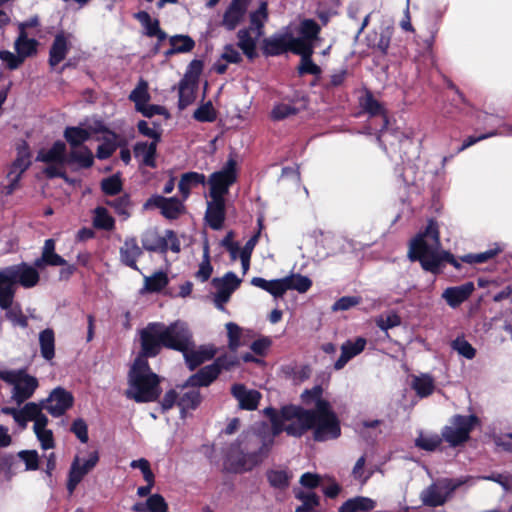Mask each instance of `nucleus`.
Segmentation results:
<instances>
[{
  "label": "nucleus",
  "mask_w": 512,
  "mask_h": 512,
  "mask_svg": "<svg viewBox=\"0 0 512 512\" xmlns=\"http://www.w3.org/2000/svg\"><path fill=\"white\" fill-rule=\"evenodd\" d=\"M263 413L271 422L274 436L286 432L289 436L300 438L311 430L314 441L325 442L341 435L340 420L332 406L326 408L323 404L318 410H307L289 404L281 407L280 411L267 407Z\"/></svg>",
  "instance_id": "f257e3e1"
},
{
  "label": "nucleus",
  "mask_w": 512,
  "mask_h": 512,
  "mask_svg": "<svg viewBox=\"0 0 512 512\" xmlns=\"http://www.w3.org/2000/svg\"><path fill=\"white\" fill-rule=\"evenodd\" d=\"M139 334L145 355L157 356L163 347L180 351L190 370L196 369L214 356L212 349L206 347L195 349L188 325L180 320L169 325L162 322L148 323Z\"/></svg>",
  "instance_id": "f03ea898"
},
{
  "label": "nucleus",
  "mask_w": 512,
  "mask_h": 512,
  "mask_svg": "<svg viewBox=\"0 0 512 512\" xmlns=\"http://www.w3.org/2000/svg\"><path fill=\"white\" fill-rule=\"evenodd\" d=\"M408 258L419 262L424 271L434 275L442 272L445 263L451 264L457 270L462 268L459 260L450 251L441 249L439 224L434 218H430L425 229L411 239Z\"/></svg>",
  "instance_id": "7ed1b4c3"
},
{
  "label": "nucleus",
  "mask_w": 512,
  "mask_h": 512,
  "mask_svg": "<svg viewBox=\"0 0 512 512\" xmlns=\"http://www.w3.org/2000/svg\"><path fill=\"white\" fill-rule=\"evenodd\" d=\"M143 347L128 374V389L125 396L137 403L154 402L161 394L160 377L152 372Z\"/></svg>",
  "instance_id": "20e7f679"
},
{
  "label": "nucleus",
  "mask_w": 512,
  "mask_h": 512,
  "mask_svg": "<svg viewBox=\"0 0 512 512\" xmlns=\"http://www.w3.org/2000/svg\"><path fill=\"white\" fill-rule=\"evenodd\" d=\"M0 277L7 282L5 288L0 291L1 309H8L13 304L17 284L24 288H32L40 280L37 267L25 262L0 269Z\"/></svg>",
  "instance_id": "39448f33"
},
{
  "label": "nucleus",
  "mask_w": 512,
  "mask_h": 512,
  "mask_svg": "<svg viewBox=\"0 0 512 512\" xmlns=\"http://www.w3.org/2000/svg\"><path fill=\"white\" fill-rule=\"evenodd\" d=\"M0 379L12 386L11 400L18 406L30 399L39 386L38 379L26 369L0 370Z\"/></svg>",
  "instance_id": "423d86ee"
},
{
  "label": "nucleus",
  "mask_w": 512,
  "mask_h": 512,
  "mask_svg": "<svg viewBox=\"0 0 512 512\" xmlns=\"http://www.w3.org/2000/svg\"><path fill=\"white\" fill-rule=\"evenodd\" d=\"M478 423L479 418L474 414L454 415L451 418L452 426H445L442 429L443 441L447 442L451 447L463 445L470 439V433Z\"/></svg>",
  "instance_id": "0eeeda50"
},
{
  "label": "nucleus",
  "mask_w": 512,
  "mask_h": 512,
  "mask_svg": "<svg viewBox=\"0 0 512 512\" xmlns=\"http://www.w3.org/2000/svg\"><path fill=\"white\" fill-rule=\"evenodd\" d=\"M64 131V136L71 146V151L67 155V164H76L80 168L91 167L94 162L93 154L87 147L82 145L90 136L89 130Z\"/></svg>",
  "instance_id": "6e6552de"
},
{
  "label": "nucleus",
  "mask_w": 512,
  "mask_h": 512,
  "mask_svg": "<svg viewBox=\"0 0 512 512\" xmlns=\"http://www.w3.org/2000/svg\"><path fill=\"white\" fill-rule=\"evenodd\" d=\"M236 363L237 360L235 357H218L214 363L201 368L197 373L190 376L184 388L207 387L218 377L222 369L228 370Z\"/></svg>",
  "instance_id": "1a4fd4ad"
},
{
  "label": "nucleus",
  "mask_w": 512,
  "mask_h": 512,
  "mask_svg": "<svg viewBox=\"0 0 512 512\" xmlns=\"http://www.w3.org/2000/svg\"><path fill=\"white\" fill-rule=\"evenodd\" d=\"M236 161L230 158L221 170L212 173L208 179L210 197L225 198L229 187L236 181Z\"/></svg>",
  "instance_id": "9d476101"
},
{
  "label": "nucleus",
  "mask_w": 512,
  "mask_h": 512,
  "mask_svg": "<svg viewBox=\"0 0 512 512\" xmlns=\"http://www.w3.org/2000/svg\"><path fill=\"white\" fill-rule=\"evenodd\" d=\"M31 163L29 145L26 141H22L17 145V157L12 163L7 174V178L9 180V184L5 187L7 195H10L15 191L18 187L22 174L30 167Z\"/></svg>",
  "instance_id": "9b49d317"
},
{
  "label": "nucleus",
  "mask_w": 512,
  "mask_h": 512,
  "mask_svg": "<svg viewBox=\"0 0 512 512\" xmlns=\"http://www.w3.org/2000/svg\"><path fill=\"white\" fill-rule=\"evenodd\" d=\"M99 461V454L97 451L91 452L87 458H81L79 456H75L72 464L70 466L68 480H67V490L70 495H72L78 486V484L82 481V479L94 469Z\"/></svg>",
  "instance_id": "f8f14e48"
},
{
  "label": "nucleus",
  "mask_w": 512,
  "mask_h": 512,
  "mask_svg": "<svg viewBox=\"0 0 512 512\" xmlns=\"http://www.w3.org/2000/svg\"><path fill=\"white\" fill-rule=\"evenodd\" d=\"M233 232H228L221 240V245L229 252L232 260L240 259L242 272L245 274L250 266V258L256 244V234L252 235L244 246L234 242Z\"/></svg>",
  "instance_id": "ddd939ff"
},
{
  "label": "nucleus",
  "mask_w": 512,
  "mask_h": 512,
  "mask_svg": "<svg viewBox=\"0 0 512 512\" xmlns=\"http://www.w3.org/2000/svg\"><path fill=\"white\" fill-rule=\"evenodd\" d=\"M240 282L241 280L233 272H227L223 277L212 280V286L215 289L213 303L217 309L224 310V305L230 300Z\"/></svg>",
  "instance_id": "4468645a"
},
{
  "label": "nucleus",
  "mask_w": 512,
  "mask_h": 512,
  "mask_svg": "<svg viewBox=\"0 0 512 512\" xmlns=\"http://www.w3.org/2000/svg\"><path fill=\"white\" fill-rule=\"evenodd\" d=\"M74 402L73 395L62 387L53 389L49 396L39 402L42 410L45 409L53 417H60L72 407Z\"/></svg>",
  "instance_id": "2eb2a0df"
},
{
  "label": "nucleus",
  "mask_w": 512,
  "mask_h": 512,
  "mask_svg": "<svg viewBox=\"0 0 512 512\" xmlns=\"http://www.w3.org/2000/svg\"><path fill=\"white\" fill-rule=\"evenodd\" d=\"M158 208L167 219H177L185 210L183 202L177 197L166 198L161 195L151 196L144 204L145 209Z\"/></svg>",
  "instance_id": "dca6fc26"
},
{
  "label": "nucleus",
  "mask_w": 512,
  "mask_h": 512,
  "mask_svg": "<svg viewBox=\"0 0 512 512\" xmlns=\"http://www.w3.org/2000/svg\"><path fill=\"white\" fill-rule=\"evenodd\" d=\"M145 136L152 139L150 142H137L134 146L135 157L144 165L155 167V154L157 143L161 137L159 130H140Z\"/></svg>",
  "instance_id": "f3484780"
},
{
  "label": "nucleus",
  "mask_w": 512,
  "mask_h": 512,
  "mask_svg": "<svg viewBox=\"0 0 512 512\" xmlns=\"http://www.w3.org/2000/svg\"><path fill=\"white\" fill-rule=\"evenodd\" d=\"M247 435H242L239 440L238 448L232 447L231 451L227 455V462L229 463L230 470L236 473L252 470L256 466V454L254 452H244L240 449V445L243 442V438H247Z\"/></svg>",
  "instance_id": "a211bd4d"
},
{
  "label": "nucleus",
  "mask_w": 512,
  "mask_h": 512,
  "mask_svg": "<svg viewBox=\"0 0 512 512\" xmlns=\"http://www.w3.org/2000/svg\"><path fill=\"white\" fill-rule=\"evenodd\" d=\"M394 33L393 25L381 26L379 32L374 30L366 36L367 46L379 51L382 56H386L389 53Z\"/></svg>",
  "instance_id": "6ab92c4d"
},
{
  "label": "nucleus",
  "mask_w": 512,
  "mask_h": 512,
  "mask_svg": "<svg viewBox=\"0 0 512 512\" xmlns=\"http://www.w3.org/2000/svg\"><path fill=\"white\" fill-rule=\"evenodd\" d=\"M207 201V209L205 212V221L213 230H219L223 227L226 217L225 198L210 197Z\"/></svg>",
  "instance_id": "aec40b11"
},
{
  "label": "nucleus",
  "mask_w": 512,
  "mask_h": 512,
  "mask_svg": "<svg viewBox=\"0 0 512 512\" xmlns=\"http://www.w3.org/2000/svg\"><path fill=\"white\" fill-rule=\"evenodd\" d=\"M73 35L71 33L59 32L55 35L49 50V64L51 67L62 62L71 48Z\"/></svg>",
  "instance_id": "412c9836"
},
{
  "label": "nucleus",
  "mask_w": 512,
  "mask_h": 512,
  "mask_svg": "<svg viewBox=\"0 0 512 512\" xmlns=\"http://www.w3.org/2000/svg\"><path fill=\"white\" fill-rule=\"evenodd\" d=\"M252 0H232L224 12L222 26L234 30L244 18Z\"/></svg>",
  "instance_id": "4be33fe9"
},
{
  "label": "nucleus",
  "mask_w": 512,
  "mask_h": 512,
  "mask_svg": "<svg viewBox=\"0 0 512 512\" xmlns=\"http://www.w3.org/2000/svg\"><path fill=\"white\" fill-rule=\"evenodd\" d=\"M143 255V249L138 245L135 237H127L119 249L120 262L136 271H139L137 260Z\"/></svg>",
  "instance_id": "5701e85b"
},
{
  "label": "nucleus",
  "mask_w": 512,
  "mask_h": 512,
  "mask_svg": "<svg viewBox=\"0 0 512 512\" xmlns=\"http://www.w3.org/2000/svg\"><path fill=\"white\" fill-rule=\"evenodd\" d=\"M228 334V346L232 352H235L239 347L248 345L250 349L256 353V339L248 341L250 337L249 331H244L237 324L229 322L226 324Z\"/></svg>",
  "instance_id": "b1692460"
},
{
  "label": "nucleus",
  "mask_w": 512,
  "mask_h": 512,
  "mask_svg": "<svg viewBox=\"0 0 512 512\" xmlns=\"http://www.w3.org/2000/svg\"><path fill=\"white\" fill-rule=\"evenodd\" d=\"M66 144L63 141H56L51 148L39 150L36 161L64 165L67 163Z\"/></svg>",
  "instance_id": "393cba45"
},
{
  "label": "nucleus",
  "mask_w": 512,
  "mask_h": 512,
  "mask_svg": "<svg viewBox=\"0 0 512 512\" xmlns=\"http://www.w3.org/2000/svg\"><path fill=\"white\" fill-rule=\"evenodd\" d=\"M366 339L357 337L354 342L347 340L341 346V355L334 363L335 370H341L353 357L360 354L366 346Z\"/></svg>",
  "instance_id": "a878e982"
},
{
  "label": "nucleus",
  "mask_w": 512,
  "mask_h": 512,
  "mask_svg": "<svg viewBox=\"0 0 512 512\" xmlns=\"http://www.w3.org/2000/svg\"><path fill=\"white\" fill-rule=\"evenodd\" d=\"M55 246L54 239L45 240L41 256L34 261L35 267L41 269L46 266L66 265V260L55 252Z\"/></svg>",
  "instance_id": "bb28decb"
},
{
  "label": "nucleus",
  "mask_w": 512,
  "mask_h": 512,
  "mask_svg": "<svg viewBox=\"0 0 512 512\" xmlns=\"http://www.w3.org/2000/svg\"><path fill=\"white\" fill-rule=\"evenodd\" d=\"M474 291V285L472 282H467L463 285L456 287H448L444 290L442 297L445 299L447 304L456 308L466 301L472 292Z\"/></svg>",
  "instance_id": "cd10ccee"
},
{
  "label": "nucleus",
  "mask_w": 512,
  "mask_h": 512,
  "mask_svg": "<svg viewBox=\"0 0 512 512\" xmlns=\"http://www.w3.org/2000/svg\"><path fill=\"white\" fill-rule=\"evenodd\" d=\"M262 51L266 56H279L288 51L290 52V34L264 39Z\"/></svg>",
  "instance_id": "c85d7f7f"
},
{
  "label": "nucleus",
  "mask_w": 512,
  "mask_h": 512,
  "mask_svg": "<svg viewBox=\"0 0 512 512\" xmlns=\"http://www.w3.org/2000/svg\"><path fill=\"white\" fill-rule=\"evenodd\" d=\"M47 424L48 418L42 412L33 425L37 439L44 450H48L54 447L53 433L50 429H47Z\"/></svg>",
  "instance_id": "c756f323"
},
{
  "label": "nucleus",
  "mask_w": 512,
  "mask_h": 512,
  "mask_svg": "<svg viewBox=\"0 0 512 512\" xmlns=\"http://www.w3.org/2000/svg\"><path fill=\"white\" fill-rule=\"evenodd\" d=\"M377 503L365 496H355L346 500L338 509V512H370L375 509Z\"/></svg>",
  "instance_id": "7c9ffc66"
},
{
  "label": "nucleus",
  "mask_w": 512,
  "mask_h": 512,
  "mask_svg": "<svg viewBox=\"0 0 512 512\" xmlns=\"http://www.w3.org/2000/svg\"><path fill=\"white\" fill-rule=\"evenodd\" d=\"M361 105L370 116L382 117L383 124L381 128H387L389 124L387 111L384 105L373 96L371 91L366 92L365 97L362 99Z\"/></svg>",
  "instance_id": "2f4dec72"
},
{
  "label": "nucleus",
  "mask_w": 512,
  "mask_h": 512,
  "mask_svg": "<svg viewBox=\"0 0 512 512\" xmlns=\"http://www.w3.org/2000/svg\"><path fill=\"white\" fill-rule=\"evenodd\" d=\"M197 83L196 80L185 76L179 82V101L178 106L180 109H184L195 100Z\"/></svg>",
  "instance_id": "473e14b6"
},
{
  "label": "nucleus",
  "mask_w": 512,
  "mask_h": 512,
  "mask_svg": "<svg viewBox=\"0 0 512 512\" xmlns=\"http://www.w3.org/2000/svg\"><path fill=\"white\" fill-rule=\"evenodd\" d=\"M134 512H168V504L158 493L150 495L146 501L137 502L132 506Z\"/></svg>",
  "instance_id": "72a5a7b5"
},
{
  "label": "nucleus",
  "mask_w": 512,
  "mask_h": 512,
  "mask_svg": "<svg viewBox=\"0 0 512 512\" xmlns=\"http://www.w3.org/2000/svg\"><path fill=\"white\" fill-rule=\"evenodd\" d=\"M231 393L237 399L239 408L256 410V391L247 390L243 384H235L232 386Z\"/></svg>",
  "instance_id": "f704fd0d"
},
{
  "label": "nucleus",
  "mask_w": 512,
  "mask_h": 512,
  "mask_svg": "<svg viewBox=\"0 0 512 512\" xmlns=\"http://www.w3.org/2000/svg\"><path fill=\"white\" fill-rule=\"evenodd\" d=\"M180 396L177 405L180 408L181 417L189 410H195L202 401V396L198 389L188 387Z\"/></svg>",
  "instance_id": "c9c22d12"
},
{
  "label": "nucleus",
  "mask_w": 512,
  "mask_h": 512,
  "mask_svg": "<svg viewBox=\"0 0 512 512\" xmlns=\"http://www.w3.org/2000/svg\"><path fill=\"white\" fill-rule=\"evenodd\" d=\"M206 183V177L202 173L198 172H187L181 175L178 189L182 195L183 200H186L192 188Z\"/></svg>",
  "instance_id": "e433bc0d"
},
{
  "label": "nucleus",
  "mask_w": 512,
  "mask_h": 512,
  "mask_svg": "<svg viewBox=\"0 0 512 512\" xmlns=\"http://www.w3.org/2000/svg\"><path fill=\"white\" fill-rule=\"evenodd\" d=\"M300 398L304 405H314L312 410H318L323 404L326 405V408L332 406L328 400L323 398V388L321 385H315L311 389H305L301 393Z\"/></svg>",
  "instance_id": "4c0bfd02"
},
{
  "label": "nucleus",
  "mask_w": 512,
  "mask_h": 512,
  "mask_svg": "<svg viewBox=\"0 0 512 512\" xmlns=\"http://www.w3.org/2000/svg\"><path fill=\"white\" fill-rule=\"evenodd\" d=\"M39 346L41 356L46 361H51L55 357V333L51 328L39 333Z\"/></svg>",
  "instance_id": "58836bf2"
},
{
  "label": "nucleus",
  "mask_w": 512,
  "mask_h": 512,
  "mask_svg": "<svg viewBox=\"0 0 512 512\" xmlns=\"http://www.w3.org/2000/svg\"><path fill=\"white\" fill-rule=\"evenodd\" d=\"M421 500L426 506L438 507L446 503L447 495H443V492L441 491L438 484L433 483L429 485L424 491H422Z\"/></svg>",
  "instance_id": "ea45409f"
},
{
  "label": "nucleus",
  "mask_w": 512,
  "mask_h": 512,
  "mask_svg": "<svg viewBox=\"0 0 512 512\" xmlns=\"http://www.w3.org/2000/svg\"><path fill=\"white\" fill-rule=\"evenodd\" d=\"M42 413V406L35 402H28L20 408V414L16 415L14 421L22 428H26L28 421L35 422Z\"/></svg>",
  "instance_id": "a19ab883"
},
{
  "label": "nucleus",
  "mask_w": 512,
  "mask_h": 512,
  "mask_svg": "<svg viewBox=\"0 0 512 512\" xmlns=\"http://www.w3.org/2000/svg\"><path fill=\"white\" fill-rule=\"evenodd\" d=\"M285 289L295 290L299 293H306L312 287V280L308 276L299 273H292L284 277Z\"/></svg>",
  "instance_id": "79ce46f5"
},
{
  "label": "nucleus",
  "mask_w": 512,
  "mask_h": 512,
  "mask_svg": "<svg viewBox=\"0 0 512 512\" xmlns=\"http://www.w3.org/2000/svg\"><path fill=\"white\" fill-rule=\"evenodd\" d=\"M290 52L299 55L300 58L313 56L314 42L300 36L294 37L290 34Z\"/></svg>",
  "instance_id": "37998d69"
},
{
  "label": "nucleus",
  "mask_w": 512,
  "mask_h": 512,
  "mask_svg": "<svg viewBox=\"0 0 512 512\" xmlns=\"http://www.w3.org/2000/svg\"><path fill=\"white\" fill-rule=\"evenodd\" d=\"M37 41L29 39L25 31H20L19 37L15 41V50L23 60L36 53Z\"/></svg>",
  "instance_id": "c03bdc74"
},
{
  "label": "nucleus",
  "mask_w": 512,
  "mask_h": 512,
  "mask_svg": "<svg viewBox=\"0 0 512 512\" xmlns=\"http://www.w3.org/2000/svg\"><path fill=\"white\" fill-rule=\"evenodd\" d=\"M412 387L421 398L430 396L435 389L434 381L429 375L415 377Z\"/></svg>",
  "instance_id": "a18cd8bd"
},
{
  "label": "nucleus",
  "mask_w": 512,
  "mask_h": 512,
  "mask_svg": "<svg viewBox=\"0 0 512 512\" xmlns=\"http://www.w3.org/2000/svg\"><path fill=\"white\" fill-rule=\"evenodd\" d=\"M168 284V277L162 271L155 272L151 276H144V290L159 292Z\"/></svg>",
  "instance_id": "49530a36"
},
{
  "label": "nucleus",
  "mask_w": 512,
  "mask_h": 512,
  "mask_svg": "<svg viewBox=\"0 0 512 512\" xmlns=\"http://www.w3.org/2000/svg\"><path fill=\"white\" fill-rule=\"evenodd\" d=\"M258 288L267 291L275 298L282 297L286 293L284 278L265 280L258 277Z\"/></svg>",
  "instance_id": "de8ad7c7"
},
{
  "label": "nucleus",
  "mask_w": 512,
  "mask_h": 512,
  "mask_svg": "<svg viewBox=\"0 0 512 512\" xmlns=\"http://www.w3.org/2000/svg\"><path fill=\"white\" fill-rule=\"evenodd\" d=\"M105 203L108 206L112 207L119 216L123 217L124 220L130 217L132 203L130 201L129 195L124 194L116 199L107 200Z\"/></svg>",
  "instance_id": "09e8293b"
},
{
  "label": "nucleus",
  "mask_w": 512,
  "mask_h": 512,
  "mask_svg": "<svg viewBox=\"0 0 512 512\" xmlns=\"http://www.w3.org/2000/svg\"><path fill=\"white\" fill-rule=\"evenodd\" d=\"M442 442V435L440 436L438 434H420L415 440V446L421 450L433 452L440 447Z\"/></svg>",
  "instance_id": "8fccbe9b"
},
{
  "label": "nucleus",
  "mask_w": 512,
  "mask_h": 512,
  "mask_svg": "<svg viewBox=\"0 0 512 512\" xmlns=\"http://www.w3.org/2000/svg\"><path fill=\"white\" fill-rule=\"evenodd\" d=\"M93 224L96 228L112 230L115 226V220L104 207H97L94 210Z\"/></svg>",
  "instance_id": "3c124183"
},
{
  "label": "nucleus",
  "mask_w": 512,
  "mask_h": 512,
  "mask_svg": "<svg viewBox=\"0 0 512 512\" xmlns=\"http://www.w3.org/2000/svg\"><path fill=\"white\" fill-rule=\"evenodd\" d=\"M321 31L320 25L314 19H304L299 25L300 37L312 42L318 39Z\"/></svg>",
  "instance_id": "603ef678"
},
{
  "label": "nucleus",
  "mask_w": 512,
  "mask_h": 512,
  "mask_svg": "<svg viewBox=\"0 0 512 512\" xmlns=\"http://www.w3.org/2000/svg\"><path fill=\"white\" fill-rule=\"evenodd\" d=\"M500 252H501V249L497 247V248L489 249L487 251L476 253V254H473V253L466 254L464 256H461L460 260L464 263L471 264V265L482 264V263H485V262L489 261L490 259L494 258L495 256H497Z\"/></svg>",
  "instance_id": "864d4df0"
},
{
  "label": "nucleus",
  "mask_w": 512,
  "mask_h": 512,
  "mask_svg": "<svg viewBox=\"0 0 512 512\" xmlns=\"http://www.w3.org/2000/svg\"><path fill=\"white\" fill-rule=\"evenodd\" d=\"M252 29H241L238 32V46L242 49V51L252 59L255 55V40L251 36Z\"/></svg>",
  "instance_id": "5fc2aeb1"
},
{
  "label": "nucleus",
  "mask_w": 512,
  "mask_h": 512,
  "mask_svg": "<svg viewBox=\"0 0 512 512\" xmlns=\"http://www.w3.org/2000/svg\"><path fill=\"white\" fill-rule=\"evenodd\" d=\"M471 476L461 477L457 479L444 478L438 481V486L440 487L443 495H447V499L462 485L468 483L471 480Z\"/></svg>",
  "instance_id": "6e6d98bb"
},
{
  "label": "nucleus",
  "mask_w": 512,
  "mask_h": 512,
  "mask_svg": "<svg viewBox=\"0 0 512 512\" xmlns=\"http://www.w3.org/2000/svg\"><path fill=\"white\" fill-rule=\"evenodd\" d=\"M295 498L302 502V505L297 507V509L315 511V508L320 505V498L314 492L295 491Z\"/></svg>",
  "instance_id": "4d7b16f0"
},
{
  "label": "nucleus",
  "mask_w": 512,
  "mask_h": 512,
  "mask_svg": "<svg viewBox=\"0 0 512 512\" xmlns=\"http://www.w3.org/2000/svg\"><path fill=\"white\" fill-rule=\"evenodd\" d=\"M291 476L284 470H270L267 472L269 484L278 489H285L289 486Z\"/></svg>",
  "instance_id": "13d9d810"
},
{
  "label": "nucleus",
  "mask_w": 512,
  "mask_h": 512,
  "mask_svg": "<svg viewBox=\"0 0 512 512\" xmlns=\"http://www.w3.org/2000/svg\"><path fill=\"white\" fill-rule=\"evenodd\" d=\"M451 346L453 350L466 359L471 360L476 356V349L464 337H457L453 340Z\"/></svg>",
  "instance_id": "bf43d9fd"
},
{
  "label": "nucleus",
  "mask_w": 512,
  "mask_h": 512,
  "mask_svg": "<svg viewBox=\"0 0 512 512\" xmlns=\"http://www.w3.org/2000/svg\"><path fill=\"white\" fill-rule=\"evenodd\" d=\"M297 72L300 76L303 75H314L319 76L322 73V69L319 65L314 63L312 56L300 58V63L297 67Z\"/></svg>",
  "instance_id": "052dcab7"
},
{
  "label": "nucleus",
  "mask_w": 512,
  "mask_h": 512,
  "mask_svg": "<svg viewBox=\"0 0 512 512\" xmlns=\"http://www.w3.org/2000/svg\"><path fill=\"white\" fill-rule=\"evenodd\" d=\"M170 45L179 53H186L194 48L195 42L187 35H175L170 38Z\"/></svg>",
  "instance_id": "680f3d73"
},
{
  "label": "nucleus",
  "mask_w": 512,
  "mask_h": 512,
  "mask_svg": "<svg viewBox=\"0 0 512 512\" xmlns=\"http://www.w3.org/2000/svg\"><path fill=\"white\" fill-rule=\"evenodd\" d=\"M213 268L210 264V258H209V248L206 245L204 247V254H203V260L199 265V269L196 272L195 276L198 280L201 282L207 281L211 274H212Z\"/></svg>",
  "instance_id": "e2e57ef3"
},
{
  "label": "nucleus",
  "mask_w": 512,
  "mask_h": 512,
  "mask_svg": "<svg viewBox=\"0 0 512 512\" xmlns=\"http://www.w3.org/2000/svg\"><path fill=\"white\" fill-rule=\"evenodd\" d=\"M142 249L152 252L166 253L168 250V241L164 237H156L153 240L142 239Z\"/></svg>",
  "instance_id": "0e129e2a"
},
{
  "label": "nucleus",
  "mask_w": 512,
  "mask_h": 512,
  "mask_svg": "<svg viewBox=\"0 0 512 512\" xmlns=\"http://www.w3.org/2000/svg\"><path fill=\"white\" fill-rule=\"evenodd\" d=\"M130 99L135 102L136 106L147 103L149 100L148 84L145 81H140L136 88L131 92Z\"/></svg>",
  "instance_id": "69168bd1"
},
{
  "label": "nucleus",
  "mask_w": 512,
  "mask_h": 512,
  "mask_svg": "<svg viewBox=\"0 0 512 512\" xmlns=\"http://www.w3.org/2000/svg\"><path fill=\"white\" fill-rule=\"evenodd\" d=\"M101 189L107 195H116L122 189V183L118 176L112 175L101 182Z\"/></svg>",
  "instance_id": "338daca9"
},
{
  "label": "nucleus",
  "mask_w": 512,
  "mask_h": 512,
  "mask_svg": "<svg viewBox=\"0 0 512 512\" xmlns=\"http://www.w3.org/2000/svg\"><path fill=\"white\" fill-rule=\"evenodd\" d=\"M6 311V318L14 325L20 326L22 328H26L28 326V318L25 316L21 309H12V305L8 309H4Z\"/></svg>",
  "instance_id": "774afa93"
}]
</instances>
